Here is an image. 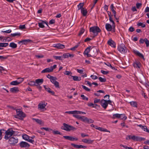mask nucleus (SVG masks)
<instances>
[{
  "instance_id": "52",
  "label": "nucleus",
  "mask_w": 149,
  "mask_h": 149,
  "mask_svg": "<svg viewBox=\"0 0 149 149\" xmlns=\"http://www.w3.org/2000/svg\"><path fill=\"white\" fill-rule=\"evenodd\" d=\"M78 139L77 138H74L70 136L69 140L70 141H77Z\"/></svg>"
},
{
  "instance_id": "55",
  "label": "nucleus",
  "mask_w": 149,
  "mask_h": 149,
  "mask_svg": "<svg viewBox=\"0 0 149 149\" xmlns=\"http://www.w3.org/2000/svg\"><path fill=\"white\" fill-rule=\"evenodd\" d=\"M147 47H148L149 46V41L147 38H145V41Z\"/></svg>"
},
{
  "instance_id": "30",
  "label": "nucleus",
  "mask_w": 149,
  "mask_h": 149,
  "mask_svg": "<svg viewBox=\"0 0 149 149\" xmlns=\"http://www.w3.org/2000/svg\"><path fill=\"white\" fill-rule=\"evenodd\" d=\"M53 58L55 59L56 60H59L62 61L63 60V56H53Z\"/></svg>"
},
{
  "instance_id": "62",
  "label": "nucleus",
  "mask_w": 149,
  "mask_h": 149,
  "mask_svg": "<svg viewBox=\"0 0 149 149\" xmlns=\"http://www.w3.org/2000/svg\"><path fill=\"white\" fill-rule=\"evenodd\" d=\"M91 77L93 79H96L98 78V77L97 76L93 75H91Z\"/></svg>"
},
{
  "instance_id": "31",
  "label": "nucleus",
  "mask_w": 149,
  "mask_h": 149,
  "mask_svg": "<svg viewBox=\"0 0 149 149\" xmlns=\"http://www.w3.org/2000/svg\"><path fill=\"white\" fill-rule=\"evenodd\" d=\"M32 119L38 123L40 125H42L43 124V123L42 122V121L41 120H39L38 119L33 118Z\"/></svg>"
},
{
  "instance_id": "10",
  "label": "nucleus",
  "mask_w": 149,
  "mask_h": 149,
  "mask_svg": "<svg viewBox=\"0 0 149 149\" xmlns=\"http://www.w3.org/2000/svg\"><path fill=\"white\" fill-rule=\"evenodd\" d=\"M19 145L21 148H29L30 146L29 143L24 141H21L19 143Z\"/></svg>"
},
{
  "instance_id": "57",
  "label": "nucleus",
  "mask_w": 149,
  "mask_h": 149,
  "mask_svg": "<svg viewBox=\"0 0 149 149\" xmlns=\"http://www.w3.org/2000/svg\"><path fill=\"white\" fill-rule=\"evenodd\" d=\"M20 34V33H11L10 36L11 37H14L17 36H19Z\"/></svg>"
},
{
  "instance_id": "33",
  "label": "nucleus",
  "mask_w": 149,
  "mask_h": 149,
  "mask_svg": "<svg viewBox=\"0 0 149 149\" xmlns=\"http://www.w3.org/2000/svg\"><path fill=\"white\" fill-rule=\"evenodd\" d=\"M120 118L121 119L125 120L127 119V117L124 114H120Z\"/></svg>"
},
{
  "instance_id": "28",
  "label": "nucleus",
  "mask_w": 149,
  "mask_h": 149,
  "mask_svg": "<svg viewBox=\"0 0 149 149\" xmlns=\"http://www.w3.org/2000/svg\"><path fill=\"white\" fill-rule=\"evenodd\" d=\"M91 46H89V47H88L85 49V50L84 51L83 53L84 55H85L86 54L89 53L91 51Z\"/></svg>"
},
{
  "instance_id": "32",
  "label": "nucleus",
  "mask_w": 149,
  "mask_h": 149,
  "mask_svg": "<svg viewBox=\"0 0 149 149\" xmlns=\"http://www.w3.org/2000/svg\"><path fill=\"white\" fill-rule=\"evenodd\" d=\"M28 84L31 86H37V85L36 84L35 81H30L28 83Z\"/></svg>"
},
{
  "instance_id": "24",
  "label": "nucleus",
  "mask_w": 149,
  "mask_h": 149,
  "mask_svg": "<svg viewBox=\"0 0 149 149\" xmlns=\"http://www.w3.org/2000/svg\"><path fill=\"white\" fill-rule=\"evenodd\" d=\"M43 79H37L35 80L36 84L37 85H40L43 83Z\"/></svg>"
},
{
  "instance_id": "1",
  "label": "nucleus",
  "mask_w": 149,
  "mask_h": 149,
  "mask_svg": "<svg viewBox=\"0 0 149 149\" xmlns=\"http://www.w3.org/2000/svg\"><path fill=\"white\" fill-rule=\"evenodd\" d=\"M89 31L93 34V38H94L98 35L99 33L101 32V30L98 26H94L90 28Z\"/></svg>"
},
{
  "instance_id": "36",
  "label": "nucleus",
  "mask_w": 149,
  "mask_h": 149,
  "mask_svg": "<svg viewBox=\"0 0 149 149\" xmlns=\"http://www.w3.org/2000/svg\"><path fill=\"white\" fill-rule=\"evenodd\" d=\"M98 130L102 132H110L109 131L107 130L106 129H104V128L99 127V128H98Z\"/></svg>"
},
{
  "instance_id": "25",
  "label": "nucleus",
  "mask_w": 149,
  "mask_h": 149,
  "mask_svg": "<svg viewBox=\"0 0 149 149\" xmlns=\"http://www.w3.org/2000/svg\"><path fill=\"white\" fill-rule=\"evenodd\" d=\"M81 13L84 16H86L87 13V10L85 8H82L81 10Z\"/></svg>"
},
{
  "instance_id": "26",
  "label": "nucleus",
  "mask_w": 149,
  "mask_h": 149,
  "mask_svg": "<svg viewBox=\"0 0 149 149\" xmlns=\"http://www.w3.org/2000/svg\"><path fill=\"white\" fill-rule=\"evenodd\" d=\"M134 68H140L141 66V63L139 62H136L133 64Z\"/></svg>"
},
{
  "instance_id": "15",
  "label": "nucleus",
  "mask_w": 149,
  "mask_h": 149,
  "mask_svg": "<svg viewBox=\"0 0 149 149\" xmlns=\"http://www.w3.org/2000/svg\"><path fill=\"white\" fill-rule=\"evenodd\" d=\"M91 54L93 56H95L97 53V50L96 48L95 47H93L91 49Z\"/></svg>"
},
{
  "instance_id": "40",
  "label": "nucleus",
  "mask_w": 149,
  "mask_h": 149,
  "mask_svg": "<svg viewBox=\"0 0 149 149\" xmlns=\"http://www.w3.org/2000/svg\"><path fill=\"white\" fill-rule=\"evenodd\" d=\"M84 6L83 3H80L78 6V10H81L82 8H84L83 7Z\"/></svg>"
},
{
  "instance_id": "7",
  "label": "nucleus",
  "mask_w": 149,
  "mask_h": 149,
  "mask_svg": "<svg viewBox=\"0 0 149 149\" xmlns=\"http://www.w3.org/2000/svg\"><path fill=\"white\" fill-rule=\"evenodd\" d=\"M131 139L133 140L134 141H144L146 140V139L145 138L138 136H136L134 135L132 136Z\"/></svg>"
},
{
  "instance_id": "2",
  "label": "nucleus",
  "mask_w": 149,
  "mask_h": 149,
  "mask_svg": "<svg viewBox=\"0 0 149 149\" xmlns=\"http://www.w3.org/2000/svg\"><path fill=\"white\" fill-rule=\"evenodd\" d=\"M15 132L13 130L12 128L8 129L5 131L4 139L6 140H8L10 138L15 134Z\"/></svg>"
},
{
  "instance_id": "64",
  "label": "nucleus",
  "mask_w": 149,
  "mask_h": 149,
  "mask_svg": "<svg viewBox=\"0 0 149 149\" xmlns=\"http://www.w3.org/2000/svg\"><path fill=\"white\" fill-rule=\"evenodd\" d=\"M55 22V21L54 19H52L51 20H50L49 23V24H54Z\"/></svg>"
},
{
  "instance_id": "3",
  "label": "nucleus",
  "mask_w": 149,
  "mask_h": 149,
  "mask_svg": "<svg viewBox=\"0 0 149 149\" xmlns=\"http://www.w3.org/2000/svg\"><path fill=\"white\" fill-rule=\"evenodd\" d=\"M17 114L15 116V118H19L21 120H23V118L26 117V115L20 109H16Z\"/></svg>"
},
{
  "instance_id": "46",
  "label": "nucleus",
  "mask_w": 149,
  "mask_h": 149,
  "mask_svg": "<svg viewBox=\"0 0 149 149\" xmlns=\"http://www.w3.org/2000/svg\"><path fill=\"white\" fill-rule=\"evenodd\" d=\"M86 122L88 123H93L94 120L91 119H88L87 118Z\"/></svg>"
},
{
  "instance_id": "5",
  "label": "nucleus",
  "mask_w": 149,
  "mask_h": 149,
  "mask_svg": "<svg viewBox=\"0 0 149 149\" xmlns=\"http://www.w3.org/2000/svg\"><path fill=\"white\" fill-rule=\"evenodd\" d=\"M63 126H62L61 127V129L67 131H70L72 130H74L75 129V127L72 126L68 125L65 123L63 124Z\"/></svg>"
},
{
  "instance_id": "29",
  "label": "nucleus",
  "mask_w": 149,
  "mask_h": 149,
  "mask_svg": "<svg viewBox=\"0 0 149 149\" xmlns=\"http://www.w3.org/2000/svg\"><path fill=\"white\" fill-rule=\"evenodd\" d=\"M71 76L72 77H73V79L74 81H79L81 80V77H78V76H74L71 75Z\"/></svg>"
},
{
  "instance_id": "59",
  "label": "nucleus",
  "mask_w": 149,
  "mask_h": 149,
  "mask_svg": "<svg viewBox=\"0 0 149 149\" xmlns=\"http://www.w3.org/2000/svg\"><path fill=\"white\" fill-rule=\"evenodd\" d=\"M87 118L86 117L84 116H82L81 118V120L83 122H86V121Z\"/></svg>"
},
{
  "instance_id": "54",
  "label": "nucleus",
  "mask_w": 149,
  "mask_h": 149,
  "mask_svg": "<svg viewBox=\"0 0 149 149\" xmlns=\"http://www.w3.org/2000/svg\"><path fill=\"white\" fill-rule=\"evenodd\" d=\"M142 5L141 3H137L136 4V7L137 9H139L141 7Z\"/></svg>"
},
{
  "instance_id": "12",
  "label": "nucleus",
  "mask_w": 149,
  "mask_h": 149,
  "mask_svg": "<svg viewBox=\"0 0 149 149\" xmlns=\"http://www.w3.org/2000/svg\"><path fill=\"white\" fill-rule=\"evenodd\" d=\"M83 142L88 144H92L94 141V140H91V139H84L82 140Z\"/></svg>"
},
{
  "instance_id": "4",
  "label": "nucleus",
  "mask_w": 149,
  "mask_h": 149,
  "mask_svg": "<svg viewBox=\"0 0 149 149\" xmlns=\"http://www.w3.org/2000/svg\"><path fill=\"white\" fill-rule=\"evenodd\" d=\"M118 50L122 54H125L127 52V49L125 45L123 43H122L118 45Z\"/></svg>"
},
{
  "instance_id": "42",
  "label": "nucleus",
  "mask_w": 149,
  "mask_h": 149,
  "mask_svg": "<svg viewBox=\"0 0 149 149\" xmlns=\"http://www.w3.org/2000/svg\"><path fill=\"white\" fill-rule=\"evenodd\" d=\"M76 111H67L65 112V113H68L70 114H76L77 113Z\"/></svg>"
},
{
  "instance_id": "18",
  "label": "nucleus",
  "mask_w": 149,
  "mask_h": 149,
  "mask_svg": "<svg viewBox=\"0 0 149 149\" xmlns=\"http://www.w3.org/2000/svg\"><path fill=\"white\" fill-rule=\"evenodd\" d=\"M47 103L42 102L40 103L38 105V108H40V109H42L44 108L47 105Z\"/></svg>"
},
{
  "instance_id": "61",
  "label": "nucleus",
  "mask_w": 149,
  "mask_h": 149,
  "mask_svg": "<svg viewBox=\"0 0 149 149\" xmlns=\"http://www.w3.org/2000/svg\"><path fill=\"white\" fill-rule=\"evenodd\" d=\"M73 116L77 118L81 119L82 116L79 115H73Z\"/></svg>"
},
{
  "instance_id": "37",
  "label": "nucleus",
  "mask_w": 149,
  "mask_h": 149,
  "mask_svg": "<svg viewBox=\"0 0 149 149\" xmlns=\"http://www.w3.org/2000/svg\"><path fill=\"white\" fill-rule=\"evenodd\" d=\"M45 21H42L41 22L38 23V26L39 27L41 28H44L45 26L44 24H45Z\"/></svg>"
},
{
  "instance_id": "38",
  "label": "nucleus",
  "mask_w": 149,
  "mask_h": 149,
  "mask_svg": "<svg viewBox=\"0 0 149 149\" xmlns=\"http://www.w3.org/2000/svg\"><path fill=\"white\" fill-rule=\"evenodd\" d=\"M71 145L74 148H76L78 149L80 148V145H77L76 144H75L73 143H72L71 144Z\"/></svg>"
},
{
  "instance_id": "44",
  "label": "nucleus",
  "mask_w": 149,
  "mask_h": 149,
  "mask_svg": "<svg viewBox=\"0 0 149 149\" xmlns=\"http://www.w3.org/2000/svg\"><path fill=\"white\" fill-rule=\"evenodd\" d=\"M41 130H45L48 131H50L52 130L47 127H42L40 128Z\"/></svg>"
},
{
  "instance_id": "43",
  "label": "nucleus",
  "mask_w": 149,
  "mask_h": 149,
  "mask_svg": "<svg viewBox=\"0 0 149 149\" xmlns=\"http://www.w3.org/2000/svg\"><path fill=\"white\" fill-rule=\"evenodd\" d=\"M82 87V88L85 90L86 91L89 92L90 91V89L89 88H88L87 87L83 85H81Z\"/></svg>"
},
{
  "instance_id": "34",
  "label": "nucleus",
  "mask_w": 149,
  "mask_h": 149,
  "mask_svg": "<svg viewBox=\"0 0 149 149\" xmlns=\"http://www.w3.org/2000/svg\"><path fill=\"white\" fill-rule=\"evenodd\" d=\"M129 103L132 107H137V104L136 102L132 101L130 102Z\"/></svg>"
},
{
  "instance_id": "14",
  "label": "nucleus",
  "mask_w": 149,
  "mask_h": 149,
  "mask_svg": "<svg viewBox=\"0 0 149 149\" xmlns=\"http://www.w3.org/2000/svg\"><path fill=\"white\" fill-rule=\"evenodd\" d=\"M108 44L113 48L116 47V43L111 39H110L107 41Z\"/></svg>"
},
{
  "instance_id": "11",
  "label": "nucleus",
  "mask_w": 149,
  "mask_h": 149,
  "mask_svg": "<svg viewBox=\"0 0 149 149\" xmlns=\"http://www.w3.org/2000/svg\"><path fill=\"white\" fill-rule=\"evenodd\" d=\"M31 42H32V41L30 39H24L19 41L18 44H20L22 43V44L26 45L28 43Z\"/></svg>"
},
{
  "instance_id": "51",
  "label": "nucleus",
  "mask_w": 149,
  "mask_h": 149,
  "mask_svg": "<svg viewBox=\"0 0 149 149\" xmlns=\"http://www.w3.org/2000/svg\"><path fill=\"white\" fill-rule=\"evenodd\" d=\"M114 7L113 6V4H111L110 5V8L111 10L112 11V12L113 13L116 12L115 10H114Z\"/></svg>"
},
{
  "instance_id": "60",
  "label": "nucleus",
  "mask_w": 149,
  "mask_h": 149,
  "mask_svg": "<svg viewBox=\"0 0 149 149\" xmlns=\"http://www.w3.org/2000/svg\"><path fill=\"white\" fill-rule=\"evenodd\" d=\"M101 72L104 74H107L109 73L108 71H106L104 70H102L101 71Z\"/></svg>"
},
{
  "instance_id": "6",
  "label": "nucleus",
  "mask_w": 149,
  "mask_h": 149,
  "mask_svg": "<svg viewBox=\"0 0 149 149\" xmlns=\"http://www.w3.org/2000/svg\"><path fill=\"white\" fill-rule=\"evenodd\" d=\"M8 142L12 145H15L18 142V139L17 138H15L13 137L10 138L8 139Z\"/></svg>"
},
{
  "instance_id": "35",
  "label": "nucleus",
  "mask_w": 149,
  "mask_h": 149,
  "mask_svg": "<svg viewBox=\"0 0 149 149\" xmlns=\"http://www.w3.org/2000/svg\"><path fill=\"white\" fill-rule=\"evenodd\" d=\"M9 46L13 49L17 47V45L14 42L10 43L9 45Z\"/></svg>"
},
{
  "instance_id": "48",
  "label": "nucleus",
  "mask_w": 149,
  "mask_h": 149,
  "mask_svg": "<svg viewBox=\"0 0 149 149\" xmlns=\"http://www.w3.org/2000/svg\"><path fill=\"white\" fill-rule=\"evenodd\" d=\"M79 45V44H78L77 45L75 46L74 47L71 48L70 49V50L72 51H74L75 50V49L78 48Z\"/></svg>"
},
{
  "instance_id": "20",
  "label": "nucleus",
  "mask_w": 149,
  "mask_h": 149,
  "mask_svg": "<svg viewBox=\"0 0 149 149\" xmlns=\"http://www.w3.org/2000/svg\"><path fill=\"white\" fill-rule=\"evenodd\" d=\"M105 28L107 30L110 31L113 30V26H112L111 24L108 23H107L105 25Z\"/></svg>"
},
{
  "instance_id": "53",
  "label": "nucleus",
  "mask_w": 149,
  "mask_h": 149,
  "mask_svg": "<svg viewBox=\"0 0 149 149\" xmlns=\"http://www.w3.org/2000/svg\"><path fill=\"white\" fill-rule=\"evenodd\" d=\"M52 131L53 133L54 134H61V133L58 131H54L53 130Z\"/></svg>"
},
{
  "instance_id": "21",
  "label": "nucleus",
  "mask_w": 149,
  "mask_h": 149,
  "mask_svg": "<svg viewBox=\"0 0 149 149\" xmlns=\"http://www.w3.org/2000/svg\"><path fill=\"white\" fill-rule=\"evenodd\" d=\"M63 58H68L69 57H73L74 56V55L73 54H70L69 53H66L63 54L62 56Z\"/></svg>"
},
{
  "instance_id": "23",
  "label": "nucleus",
  "mask_w": 149,
  "mask_h": 149,
  "mask_svg": "<svg viewBox=\"0 0 149 149\" xmlns=\"http://www.w3.org/2000/svg\"><path fill=\"white\" fill-rule=\"evenodd\" d=\"M134 52L136 55L140 57L143 59L144 60H145V58H144V56L142 54L140 53L139 52L137 51H134Z\"/></svg>"
},
{
  "instance_id": "41",
  "label": "nucleus",
  "mask_w": 149,
  "mask_h": 149,
  "mask_svg": "<svg viewBox=\"0 0 149 149\" xmlns=\"http://www.w3.org/2000/svg\"><path fill=\"white\" fill-rule=\"evenodd\" d=\"M84 29L83 28H81L79 32L78 36H81L84 32Z\"/></svg>"
},
{
  "instance_id": "45",
  "label": "nucleus",
  "mask_w": 149,
  "mask_h": 149,
  "mask_svg": "<svg viewBox=\"0 0 149 149\" xmlns=\"http://www.w3.org/2000/svg\"><path fill=\"white\" fill-rule=\"evenodd\" d=\"M88 105L89 107H91L92 108H96V107L95 106V104L92 103H88L87 104Z\"/></svg>"
},
{
  "instance_id": "16",
  "label": "nucleus",
  "mask_w": 149,
  "mask_h": 149,
  "mask_svg": "<svg viewBox=\"0 0 149 149\" xmlns=\"http://www.w3.org/2000/svg\"><path fill=\"white\" fill-rule=\"evenodd\" d=\"M53 47L58 49H63L65 48L64 45L60 43L54 44L53 45Z\"/></svg>"
},
{
  "instance_id": "19",
  "label": "nucleus",
  "mask_w": 149,
  "mask_h": 149,
  "mask_svg": "<svg viewBox=\"0 0 149 149\" xmlns=\"http://www.w3.org/2000/svg\"><path fill=\"white\" fill-rule=\"evenodd\" d=\"M10 91L12 93H16L18 92L19 91L17 87H15L11 88L10 89Z\"/></svg>"
},
{
  "instance_id": "8",
  "label": "nucleus",
  "mask_w": 149,
  "mask_h": 149,
  "mask_svg": "<svg viewBox=\"0 0 149 149\" xmlns=\"http://www.w3.org/2000/svg\"><path fill=\"white\" fill-rule=\"evenodd\" d=\"M57 78L55 77H53L50 80V81L54 85L56 88H59V83L56 81Z\"/></svg>"
},
{
  "instance_id": "22",
  "label": "nucleus",
  "mask_w": 149,
  "mask_h": 149,
  "mask_svg": "<svg viewBox=\"0 0 149 149\" xmlns=\"http://www.w3.org/2000/svg\"><path fill=\"white\" fill-rule=\"evenodd\" d=\"M53 71V69L52 68H48L44 69L41 71V73H43L46 72H49Z\"/></svg>"
},
{
  "instance_id": "58",
  "label": "nucleus",
  "mask_w": 149,
  "mask_h": 149,
  "mask_svg": "<svg viewBox=\"0 0 149 149\" xmlns=\"http://www.w3.org/2000/svg\"><path fill=\"white\" fill-rule=\"evenodd\" d=\"M81 97L82 98V99L83 100H86L87 101L88 100V98L85 96L84 95H81Z\"/></svg>"
},
{
  "instance_id": "13",
  "label": "nucleus",
  "mask_w": 149,
  "mask_h": 149,
  "mask_svg": "<svg viewBox=\"0 0 149 149\" xmlns=\"http://www.w3.org/2000/svg\"><path fill=\"white\" fill-rule=\"evenodd\" d=\"M20 79L21 80L19 82L17 81H12L10 83V84L13 85H17L21 83L24 80L23 78H19L18 79Z\"/></svg>"
},
{
  "instance_id": "27",
  "label": "nucleus",
  "mask_w": 149,
  "mask_h": 149,
  "mask_svg": "<svg viewBox=\"0 0 149 149\" xmlns=\"http://www.w3.org/2000/svg\"><path fill=\"white\" fill-rule=\"evenodd\" d=\"M109 20L110 22H111L113 23V32H115V23L113 21L112 19V18L111 17H109Z\"/></svg>"
},
{
  "instance_id": "39",
  "label": "nucleus",
  "mask_w": 149,
  "mask_h": 149,
  "mask_svg": "<svg viewBox=\"0 0 149 149\" xmlns=\"http://www.w3.org/2000/svg\"><path fill=\"white\" fill-rule=\"evenodd\" d=\"M120 114L118 113L113 114L112 118L113 119H115L116 118H120Z\"/></svg>"
},
{
  "instance_id": "56",
  "label": "nucleus",
  "mask_w": 149,
  "mask_h": 149,
  "mask_svg": "<svg viewBox=\"0 0 149 149\" xmlns=\"http://www.w3.org/2000/svg\"><path fill=\"white\" fill-rule=\"evenodd\" d=\"M138 26H141L142 28H144L146 27V25L145 24H143L141 22H139L137 24Z\"/></svg>"
},
{
  "instance_id": "63",
  "label": "nucleus",
  "mask_w": 149,
  "mask_h": 149,
  "mask_svg": "<svg viewBox=\"0 0 149 149\" xmlns=\"http://www.w3.org/2000/svg\"><path fill=\"white\" fill-rule=\"evenodd\" d=\"M19 28L20 29H23L26 28L25 25H20L19 26Z\"/></svg>"
},
{
  "instance_id": "47",
  "label": "nucleus",
  "mask_w": 149,
  "mask_h": 149,
  "mask_svg": "<svg viewBox=\"0 0 149 149\" xmlns=\"http://www.w3.org/2000/svg\"><path fill=\"white\" fill-rule=\"evenodd\" d=\"M98 79L101 82H105L106 81V79L102 78L101 77H99Z\"/></svg>"
},
{
  "instance_id": "17",
  "label": "nucleus",
  "mask_w": 149,
  "mask_h": 149,
  "mask_svg": "<svg viewBox=\"0 0 149 149\" xmlns=\"http://www.w3.org/2000/svg\"><path fill=\"white\" fill-rule=\"evenodd\" d=\"M46 86H44V87L45 90L49 93H51L52 95H54L55 93L54 92L51 91V89L49 87H47V88Z\"/></svg>"
},
{
  "instance_id": "49",
  "label": "nucleus",
  "mask_w": 149,
  "mask_h": 149,
  "mask_svg": "<svg viewBox=\"0 0 149 149\" xmlns=\"http://www.w3.org/2000/svg\"><path fill=\"white\" fill-rule=\"evenodd\" d=\"M144 131L149 133V130L147 128V127L146 126H144L142 129Z\"/></svg>"
},
{
  "instance_id": "9",
  "label": "nucleus",
  "mask_w": 149,
  "mask_h": 149,
  "mask_svg": "<svg viewBox=\"0 0 149 149\" xmlns=\"http://www.w3.org/2000/svg\"><path fill=\"white\" fill-rule=\"evenodd\" d=\"M100 104L101 106L104 109H106L108 106V103H107V100L103 99L100 101Z\"/></svg>"
},
{
  "instance_id": "50",
  "label": "nucleus",
  "mask_w": 149,
  "mask_h": 149,
  "mask_svg": "<svg viewBox=\"0 0 149 149\" xmlns=\"http://www.w3.org/2000/svg\"><path fill=\"white\" fill-rule=\"evenodd\" d=\"M23 138L25 140L27 141L29 138H30V137L28 135L25 134L23 135Z\"/></svg>"
}]
</instances>
